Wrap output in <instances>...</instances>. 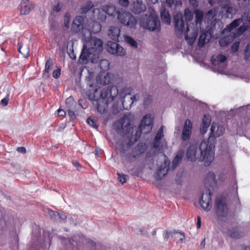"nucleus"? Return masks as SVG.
Masks as SVG:
<instances>
[{
	"label": "nucleus",
	"instance_id": "11",
	"mask_svg": "<svg viewBox=\"0 0 250 250\" xmlns=\"http://www.w3.org/2000/svg\"><path fill=\"white\" fill-rule=\"evenodd\" d=\"M225 131V128L220 125L218 123L213 122L210 129L209 136L208 140V144H213L214 145V142L215 138L222 136Z\"/></svg>",
	"mask_w": 250,
	"mask_h": 250
},
{
	"label": "nucleus",
	"instance_id": "63",
	"mask_svg": "<svg viewBox=\"0 0 250 250\" xmlns=\"http://www.w3.org/2000/svg\"><path fill=\"white\" fill-rule=\"evenodd\" d=\"M146 96H147V99L145 100V101L144 102V104H148L151 102V96H150L149 95H147Z\"/></svg>",
	"mask_w": 250,
	"mask_h": 250
},
{
	"label": "nucleus",
	"instance_id": "2",
	"mask_svg": "<svg viewBox=\"0 0 250 250\" xmlns=\"http://www.w3.org/2000/svg\"><path fill=\"white\" fill-rule=\"evenodd\" d=\"M103 49V42L96 37H90L84 43L80 56L79 61L84 63L90 61L92 63H97Z\"/></svg>",
	"mask_w": 250,
	"mask_h": 250
},
{
	"label": "nucleus",
	"instance_id": "50",
	"mask_svg": "<svg viewBox=\"0 0 250 250\" xmlns=\"http://www.w3.org/2000/svg\"><path fill=\"white\" fill-rule=\"evenodd\" d=\"M87 122L89 125L92 126L93 127L95 128H97L98 127L97 125H96L95 122V120L93 119L90 117L88 118L87 119Z\"/></svg>",
	"mask_w": 250,
	"mask_h": 250
},
{
	"label": "nucleus",
	"instance_id": "18",
	"mask_svg": "<svg viewBox=\"0 0 250 250\" xmlns=\"http://www.w3.org/2000/svg\"><path fill=\"white\" fill-rule=\"evenodd\" d=\"M126 121H128L126 117L124 116L114 123V127L118 133L126 134L127 133V130L130 128V125L128 123L125 124Z\"/></svg>",
	"mask_w": 250,
	"mask_h": 250
},
{
	"label": "nucleus",
	"instance_id": "13",
	"mask_svg": "<svg viewBox=\"0 0 250 250\" xmlns=\"http://www.w3.org/2000/svg\"><path fill=\"white\" fill-rule=\"evenodd\" d=\"M215 212L219 217L224 216L227 212L228 208L225 200L222 196H218L215 203Z\"/></svg>",
	"mask_w": 250,
	"mask_h": 250
},
{
	"label": "nucleus",
	"instance_id": "31",
	"mask_svg": "<svg viewBox=\"0 0 250 250\" xmlns=\"http://www.w3.org/2000/svg\"><path fill=\"white\" fill-rule=\"evenodd\" d=\"M20 7L21 13L22 15H27L33 7L28 0H22L21 3Z\"/></svg>",
	"mask_w": 250,
	"mask_h": 250
},
{
	"label": "nucleus",
	"instance_id": "26",
	"mask_svg": "<svg viewBox=\"0 0 250 250\" xmlns=\"http://www.w3.org/2000/svg\"><path fill=\"white\" fill-rule=\"evenodd\" d=\"M84 18L81 16H77L73 21L71 26V31L77 33L83 28Z\"/></svg>",
	"mask_w": 250,
	"mask_h": 250
},
{
	"label": "nucleus",
	"instance_id": "55",
	"mask_svg": "<svg viewBox=\"0 0 250 250\" xmlns=\"http://www.w3.org/2000/svg\"><path fill=\"white\" fill-rule=\"evenodd\" d=\"M166 4L168 7L171 8L175 7L174 0H166Z\"/></svg>",
	"mask_w": 250,
	"mask_h": 250
},
{
	"label": "nucleus",
	"instance_id": "1",
	"mask_svg": "<svg viewBox=\"0 0 250 250\" xmlns=\"http://www.w3.org/2000/svg\"><path fill=\"white\" fill-rule=\"evenodd\" d=\"M215 145L208 144V142L204 140L199 146L200 152L197 153L198 146L196 145H190L187 151V157L188 160L193 162L196 159L199 161H205V166H209L214 159Z\"/></svg>",
	"mask_w": 250,
	"mask_h": 250
},
{
	"label": "nucleus",
	"instance_id": "44",
	"mask_svg": "<svg viewBox=\"0 0 250 250\" xmlns=\"http://www.w3.org/2000/svg\"><path fill=\"white\" fill-rule=\"evenodd\" d=\"M223 10L226 12V17L229 18V14H232L233 9L232 6H230V3L229 5H226L222 7Z\"/></svg>",
	"mask_w": 250,
	"mask_h": 250
},
{
	"label": "nucleus",
	"instance_id": "12",
	"mask_svg": "<svg viewBox=\"0 0 250 250\" xmlns=\"http://www.w3.org/2000/svg\"><path fill=\"white\" fill-rule=\"evenodd\" d=\"M226 59L225 56L221 54L212 57L211 60L214 66L215 71L219 73L223 72L224 69L226 67Z\"/></svg>",
	"mask_w": 250,
	"mask_h": 250
},
{
	"label": "nucleus",
	"instance_id": "19",
	"mask_svg": "<svg viewBox=\"0 0 250 250\" xmlns=\"http://www.w3.org/2000/svg\"><path fill=\"white\" fill-rule=\"evenodd\" d=\"M202 32L198 41V45L200 47H203L209 41L210 37L215 35L214 30L211 26L210 28L207 27Z\"/></svg>",
	"mask_w": 250,
	"mask_h": 250
},
{
	"label": "nucleus",
	"instance_id": "47",
	"mask_svg": "<svg viewBox=\"0 0 250 250\" xmlns=\"http://www.w3.org/2000/svg\"><path fill=\"white\" fill-rule=\"evenodd\" d=\"M70 22V15L69 13H66L64 16V25L66 28L69 27Z\"/></svg>",
	"mask_w": 250,
	"mask_h": 250
},
{
	"label": "nucleus",
	"instance_id": "17",
	"mask_svg": "<svg viewBox=\"0 0 250 250\" xmlns=\"http://www.w3.org/2000/svg\"><path fill=\"white\" fill-rule=\"evenodd\" d=\"M200 204L205 211L210 210L212 207L211 190L210 189L206 190L203 192Z\"/></svg>",
	"mask_w": 250,
	"mask_h": 250
},
{
	"label": "nucleus",
	"instance_id": "22",
	"mask_svg": "<svg viewBox=\"0 0 250 250\" xmlns=\"http://www.w3.org/2000/svg\"><path fill=\"white\" fill-rule=\"evenodd\" d=\"M114 75L110 73L101 71L97 77L98 83L103 85L108 84L113 80Z\"/></svg>",
	"mask_w": 250,
	"mask_h": 250
},
{
	"label": "nucleus",
	"instance_id": "41",
	"mask_svg": "<svg viewBox=\"0 0 250 250\" xmlns=\"http://www.w3.org/2000/svg\"><path fill=\"white\" fill-rule=\"evenodd\" d=\"M184 15L186 20L187 21V24H188V22L192 20L194 14L188 8H186L185 10Z\"/></svg>",
	"mask_w": 250,
	"mask_h": 250
},
{
	"label": "nucleus",
	"instance_id": "48",
	"mask_svg": "<svg viewBox=\"0 0 250 250\" xmlns=\"http://www.w3.org/2000/svg\"><path fill=\"white\" fill-rule=\"evenodd\" d=\"M245 59L246 61L250 59V44H247L245 49Z\"/></svg>",
	"mask_w": 250,
	"mask_h": 250
},
{
	"label": "nucleus",
	"instance_id": "62",
	"mask_svg": "<svg viewBox=\"0 0 250 250\" xmlns=\"http://www.w3.org/2000/svg\"><path fill=\"white\" fill-rule=\"evenodd\" d=\"M57 111H58V114L59 116H63L64 115H65V111H64L63 110L60 109V108Z\"/></svg>",
	"mask_w": 250,
	"mask_h": 250
},
{
	"label": "nucleus",
	"instance_id": "58",
	"mask_svg": "<svg viewBox=\"0 0 250 250\" xmlns=\"http://www.w3.org/2000/svg\"><path fill=\"white\" fill-rule=\"evenodd\" d=\"M71 109V108H68V115L70 117V118H71L72 119H74L75 118V115L74 112Z\"/></svg>",
	"mask_w": 250,
	"mask_h": 250
},
{
	"label": "nucleus",
	"instance_id": "3",
	"mask_svg": "<svg viewBox=\"0 0 250 250\" xmlns=\"http://www.w3.org/2000/svg\"><path fill=\"white\" fill-rule=\"evenodd\" d=\"M118 93L117 86H108L101 90L99 98L90 95L89 99L92 101L93 105L97 108L98 112L104 114L107 110L108 104L113 101Z\"/></svg>",
	"mask_w": 250,
	"mask_h": 250
},
{
	"label": "nucleus",
	"instance_id": "32",
	"mask_svg": "<svg viewBox=\"0 0 250 250\" xmlns=\"http://www.w3.org/2000/svg\"><path fill=\"white\" fill-rule=\"evenodd\" d=\"M211 117L209 115H205L202 120L201 127L200 129L201 133L203 135L205 134L210 125Z\"/></svg>",
	"mask_w": 250,
	"mask_h": 250
},
{
	"label": "nucleus",
	"instance_id": "25",
	"mask_svg": "<svg viewBox=\"0 0 250 250\" xmlns=\"http://www.w3.org/2000/svg\"><path fill=\"white\" fill-rule=\"evenodd\" d=\"M130 9L133 13L139 14L144 12L146 7V4L143 3L142 0H134L132 2Z\"/></svg>",
	"mask_w": 250,
	"mask_h": 250
},
{
	"label": "nucleus",
	"instance_id": "42",
	"mask_svg": "<svg viewBox=\"0 0 250 250\" xmlns=\"http://www.w3.org/2000/svg\"><path fill=\"white\" fill-rule=\"evenodd\" d=\"M228 234L232 238H238L240 236L239 232L237 228L229 229Z\"/></svg>",
	"mask_w": 250,
	"mask_h": 250
},
{
	"label": "nucleus",
	"instance_id": "27",
	"mask_svg": "<svg viewBox=\"0 0 250 250\" xmlns=\"http://www.w3.org/2000/svg\"><path fill=\"white\" fill-rule=\"evenodd\" d=\"M105 12L102 8H95L93 10V19L98 20L100 21L104 22L106 19Z\"/></svg>",
	"mask_w": 250,
	"mask_h": 250
},
{
	"label": "nucleus",
	"instance_id": "52",
	"mask_svg": "<svg viewBox=\"0 0 250 250\" xmlns=\"http://www.w3.org/2000/svg\"><path fill=\"white\" fill-rule=\"evenodd\" d=\"M240 43L239 42H235L233 43L231 46V50L233 52H236L239 47Z\"/></svg>",
	"mask_w": 250,
	"mask_h": 250
},
{
	"label": "nucleus",
	"instance_id": "8",
	"mask_svg": "<svg viewBox=\"0 0 250 250\" xmlns=\"http://www.w3.org/2000/svg\"><path fill=\"white\" fill-rule=\"evenodd\" d=\"M153 125V117L150 115H146L142 120L139 128H133L132 135L135 132V136L132 138L134 142L136 141L140 137L141 133L147 134L150 132Z\"/></svg>",
	"mask_w": 250,
	"mask_h": 250
},
{
	"label": "nucleus",
	"instance_id": "37",
	"mask_svg": "<svg viewBox=\"0 0 250 250\" xmlns=\"http://www.w3.org/2000/svg\"><path fill=\"white\" fill-rule=\"evenodd\" d=\"M100 55H99V59L98 62L96 63H99L101 71L105 72L108 70L109 68V63L107 60L101 59Z\"/></svg>",
	"mask_w": 250,
	"mask_h": 250
},
{
	"label": "nucleus",
	"instance_id": "28",
	"mask_svg": "<svg viewBox=\"0 0 250 250\" xmlns=\"http://www.w3.org/2000/svg\"><path fill=\"white\" fill-rule=\"evenodd\" d=\"M121 30L118 27L111 26L108 30V36L112 40L118 41Z\"/></svg>",
	"mask_w": 250,
	"mask_h": 250
},
{
	"label": "nucleus",
	"instance_id": "36",
	"mask_svg": "<svg viewBox=\"0 0 250 250\" xmlns=\"http://www.w3.org/2000/svg\"><path fill=\"white\" fill-rule=\"evenodd\" d=\"M184 154V151L183 150H180L177 152L176 156L172 161L171 167L172 170H174L178 166L181 160H182Z\"/></svg>",
	"mask_w": 250,
	"mask_h": 250
},
{
	"label": "nucleus",
	"instance_id": "60",
	"mask_svg": "<svg viewBox=\"0 0 250 250\" xmlns=\"http://www.w3.org/2000/svg\"><path fill=\"white\" fill-rule=\"evenodd\" d=\"M17 151L19 152L24 154L26 152V149L24 147H19L17 148Z\"/></svg>",
	"mask_w": 250,
	"mask_h": 250
},
{
	"label": "nucleus",
	"instance_id": "45",
	"mask_svg": "<svg viewBox=\"0 0 250 250\" xmlns=\"http://www.w3.org/2000/svg\"><path fill=\"white\" fill-rule=\"evenodd\" d=\"M52 61L50 59H49L47 60L45 63V69L43 71L44 75H45V73H49L50 70V67L52 65Z\"/></svg>",
	"mask_w": 250,
	"mask_h": 250
},
{
	"label": "nucleus",
	"instance_id": "14",
	"mask_svg": "<svg viewBox=\"0 0 250 250\" xmlns=\"http://www.w3.org/2000/svg\"><path fill=\"white\" fill-rule=\"evenodd\" d=\"M218 12V8H213L209 10L205 16L204 22H207L208 28L212 27L215 30L217 24L219 25V22L217 21L215 17Z\"/></svg>",
	"mask_w": 250,
	"mask_h": 250
},
{
	"label": "nucleus",
	"instance_id": "9",
	"mask_svg": "<svg viewBox=\"0 0 250 250\" xmlns=\"http://www.w3.org/2000/svg\"><path fill=\"white\" fill-rule=\"evenodd\" d=\"M117 19L119 22L128 28H135L137 21L135 17L129 12L123 9L118 11Z\"/></svg>",
	"mask_w": 250,
	"mask_h": 250
},
{
	"label": "nucleus",
	"instance_id": "43",
	"mask_svg": "<svg viewBox=\"0 0 250 250\" xmlns=\"http://www.w3.org/2000/svg\"><path fill=\"white\" fill-rule=\"evenodd\" d=\"M65 103L68 108H73V106L76 104V102L72 97H68L65 101Z\"/></svg>",
	"mask_w": 250,
	"mask_h": 250
},
{
	"label": "nucleus",
	"instance_id": "16",
	"mask_svg": "<svg viewBox=\"0 0 250 250\" xmlns=\"http://www.w3.org/2000/svg\"><path fill=\"white\" fill-rule=\"evenodd\" d=\"M163 157L164 158L163 163L158 167L157 172L154 175L155 179L157 180L162 179L167 175L168 170L169 161L168 158L165 154L163 155Z\"/></svg>",
	"mask_w": 250,
	"mask_h": 250
},
{
	"label": "nucleus",
	"instance_id": "56",
	"mask_svg": "<svg viewBox=\"0 0 250 250\" xmlns=\"http://www.w3.org/2000/svg\"><path fill=\"white\" fill-rule=\"evenodd\" d=\"M119 2L120 5L124 7H127L129 3V0H119Z\"/></svg>",
	"mask_w": 250,
	"mask_h": 250
},
{
	"label": "nucleus",
	"instance_id": "54",
	"mask_svg": "<svg viewBox=\"0 0 250 250\" xmlns=\"http://www.w3.org/2000/svg\"><path fill=\"white\" fill-rule=\"evenodd\" d=\"M218 2L222 6V8L230 3L229 0H218Z\"/></svg>",
	"mask_w": 250,
	"mask_h": 250
},
{
	"label": "nucleus",
	"instance_id": "38",
	"mask_svg": "<svg viewBox=\"0 0 250 250\" xmlns=\"http://www.w3.org/2000/svg\"><path fill=\"white\" fill-rule=\"evenodd\" d=\"M161 17L163 22L167 24L170 23V16L168 12L166 9L161 10Z\"/></svg>",
	"mask_w": 250,
	"mask_h": 250
},
{
	"label": "nucleus",
	"instance_id": "40",
	"mask_svg": "<svg viewBox=\"0 0 250 250\" xmlns=\"http://www.w3.org/2000/svg\"><path fill=\"white\" fill-rule=\"evenodd\" d=\"M93 6L92 2L90 1H87L85 5H83L80 9V12L86 13Z\"/></svg>",
	"mask_w": 250,
	"mask_h": 250
},
{
	"label": "nucleus",
	"instance_id": "64",
	"mask_svg": "<svg viewBox=\"0 0 250 250\" xmlns=\"http://www.w3.org/2000/svg\"><path fill=\"white\" fill-rule=\"evenodd\" d=\"M72 163H73V165H74V166H75L76 167H77L78 170L80 169V168L81 167V165L78 162L76 161H73Z\"/></svg>",
	"mask_w": 250,
	"mask_h": 250
},
{
	"label": "nucleus",
	"instance_id": "23",
	"mask_svg": "<svg viewBox=\"0 0 250 250\" xmlns=\"http://www.w3.org/2000/svg\"><path fill=\"white\" fill-rule=\"evenodd\" d=\"M192 129V124L191 122L189 119H187L184 125L181 135V139L183 141H187L190 138Z\"/></svg>",
	"mask_w": 250,
	"mask_h": 250
},
{
	"label": "nucleus",
	"instance_id": "33",
	"mask_svg": "<svg viewBox=\"0 0 250 250\" xmlns=\"http://www.w3.org/2000/svg\"><path fill=\"white\" fill-rule=\"evenodd\" d=\"M164 137V126H162L157 131L153 143L154 148H157L160 147V140Z\"/></svg>",
	"mask_w": 250,
	"mask_h": 250
},
{
	"label": "nucleus",
	"instance_id": "35",
	"mask_svg": "<svg viewBox=\"0 0 250 250\" xmlns=\"http://www.w3.org/2000/svg\"><path fill=\"white\" fill-rule=\"evenodd\" d=\"M18 51L23 55V57L27 58L29 54V46L28 44L24 45L22 43H18Z\"/></svg>",
	"mask_w": 250,
	"mask_h": 250
},
{
	"label": "nucleus",
	"instance_id": "34",
	"mask_svg": "<svg viewBox=\"0 0 250 250\" xmlns=\"http://www.w3.org/2000/svg\"><path fill=\"white\" fill-rule=\"evenodd\" d=\"M47 211L48 212L49 216L55 220L62 221L66 219L65 215L60 214L58 212H55L50 209L47 208Z\"/></svg>",
	"mask_w": 250,
	"mask_h": 250
},
{
	"label": "nucleus",
	"instance_id": "46",
	"mask_svg": "<svg viewBox=\"0 0 250 250\" xmlns=\"http://www.w3.org/2000/svg\"><path fill=\"white\" fill-rule=\"evenodd\" d=\"M118 180L120 183L122 184L125 183L128 179V176L127 175L124 174L118 173Z\"/></svg>",
	"mask_w": 250,
	"mask_h": 250
},
{
	"label": "nucleus",
	"instance_id": "24",
	"mask_svg": "<svg viewBox=\"0 0 250 250\" xmlns=\"http://www.w3.org/2000/svg\"><path fill=\"white\" fill-rule=\"evenodd\" d=\"M205 186L208 190L209 188H213L217 187V181L216 180V176L214 172H208L204 180Z\"/></svg>",
	"mask_w": 250,
	"mask_h": 250
},
{
	"label": "nucleus",
	"instance_id": "51",
	"mask_svg": "<svg viewBox=\"0 0 250 250\" xmlns=\"http://www.w3.org/2000/svg\"><path fill=\"white\" fill-rule=\"evenodd\" d=\"M9 97V94H7L6 96L1 100L0 103L3 106H6L8 104Z\"/></svg>",
	"mask_w": 250,
	"mask_h": 250
},
{
	"label": "nucleus",
	"instance_id": "59",
	"mask_svg": "<svg viewBox=\"0 0 250 250\" xmlns=\"http://www.w3.org/2000/svg\"><path fill=\"white\" fill-rule=\"evenodd\" d=\"M189 3L193 7H197L198 5L197 0H189Z\"/></svg>",
	"mask_w": 250,
	"mask_h": 250
},
{
	"label": "nucleus",
	"instance_id": "21",
	"mask_svg": "<svg viewBox=\"0 0 250 250\" xmlns=\"http://www.w3.org/2000/svg\"><path fill=\"white\" fill-rule=\"evenodd\" d=\"M228 28V25L227 26L226 28H225L222 31L221 34H227L228 35L227 36H225L223 38H222L220 39V40L219 41V44L221 46H225L228 45L229 43L232 42L233 39L235 37H238L239 36H236V34H237V31L234 33L233 35H231V30L230 31H229L228 30H226V29Z\"/></svg>",
	"mask_w": 250,
	"mask_h": 250
},
{
	"label": "nucleus",
	"instance_id": "49",
	"mask_svg": "<svg viewBox=\"0 0 250 250\" xmlns=\"http://www.w3.org/2000/svg\"><path fill=\"white\" fill-rule=\"evenodd\" d=\"M176 234L177 235V237L179 238V242L181 243H183L185 241V236L184 233L182 232H176Z\"/></svg>",
	"mask_w": 250,
	"mask_h": 250
},
{
	"label": "nucleus",
	"instance_id": "15",
	"mask_svg": "<svg viewBox=\"0 0 250 250\" xmlns=\"http://www.w3.org/2000/svg\"><path fill=\"white\" fill-rule=\"evenodd\" d=\"M106 50L110 54L117 56H124L125 51L119 44L115 42L109 41L107 43Z\"/></svg>",
	"mask_w": 250,
	"mask_h": 250
},
{
	"label": "nucleus",
	"instance_id": "57",
	"mask_svg": "<svg viewBox=\"0 0 250 250\" xmlns=\"http://www.w3.org/2000/svg\"><path fill=\"white\" fill-rule=\"evenodd\" d=\"M60 75L61 70L59 69L54 71L53 73V77L55 79L58 78L60 76Z\"/></svg>",
	"mask_w": 250,
	"mask_h": 250
},
{
	"label": "nucleus",
	"instance_id": "61",
	"mask_svg": "<svg viewBox=\"0 0 250 250\" xmlns=\"http://www.w3.org/2000/svg\"><path fill=\"white\" fill-rule=\"evenodd\" d=\"M62 8V6L60 5L59 3H58L56 6H55L53 8V10L57 12H59Z\"/></svg>",
	"mask_w": 250,
	"mask_h": 250
},
{
	"label": "nucleus",
	"instance_id": "29",
	"mask_svg": "<svg viewBox=\"0 0 250 250\" xmlns=\"http://www.w3.org/2000/svg\"><path fill=\"white\" fill-rule=\"evenodd\" d=\"M101 30V24L96 21H92L89 23V29L87 31L88 35L87 37H91L92 33L96 34L99 33Z\"/></svg>",
	"mask_w": 250,
	"mask_h": 250
},
{
	"label": "nucleus",
	"instance_id": "6",
	"mask_svg": "<svg viewBox=\"0 0 250 250\" xmlns=\"http://www.w3.org/2000/svg\"><path fill=\"white\" fill-rule=\"evenodd\" d=\"M133 143L128 142L126 146L123 145L121 148L122 157H125L128 161H133L143 154L146 149V146L143 143H139L132 150L130 151L128 148L132 145Z\"/></svg>",
	"mask_w": 250,
	"mask_h": 250
},
{
	"label": "nucleus",
	"instance_id": "53",
	"mask_svg": "<svg viewBox=\"0 0 250 250\" xmlns=\"http://www.w3.org/2000/svg\"><path fill=\"white\" fill-rule=\"evenodd\" d=\"M239 4L242 5V7H245L250 4V0H238Z\"/></svg>",
	"mask_w": 250,
	"mask_h": 250
},
{
	"label": "nucleus",
	"instance_id": "7",
	"mask_svg": "<svg viewBox=\"0 0 250 250\" xmlns=\"http://www.w3.org/2000/svg\"><path fill=\"white\" fill-rule=\"evenodd\" d=\"M241 23L243 24L237 29L236 36H240L248 30L249 23H250V10L247 13H244L241 18L234 20L228 25V28L226 30H228L230 31L237 27Z\"/></svg>",
	"mask_w": 250,
	"mask_h": 250
},
{
	"label": "nucleus",
	"instance_id": "10",
	"mask_svg": "<svg viewBox=\"0 0 250 250\" xmlns=\"http://www.w3.org/2000/svg\"><path fill=\"white\" fill-rule=\"evenodd\" d=\"M131 91V88L126 87L119 93L122 105L125 109L127 110L130 108L134 103L133 97L130 94Z\"/></svg>",
	"mask_w": 250,
	"mask_h": 250
},
{
	"label": "nucleus",
	"instance_id": "39",
	"mask_svg": "<svg viewBox=\"0 0 250 250\" xmlns=\"http://www.w3.org/2000/svg\"><path fill=\"white\" fill-rule=\"evenodd\" d=\"M124 39L125 42L129 44L130 46L135 48H137L138 44L137 42L131 37L128 36H125Z\"/></svg>",
	"mask_w": 250,
	"mask_h": 250
},
{
	"label": "nucleus",
	"instance_id": "20",
	"mask_svg": "<svg viewBox=\"0 0 250 250\" xmlns=\"http://www.w3.org/2000/svg\"><path fill=\"white\" fill-rule=\"evenodd\" d=\"M174 21L176 33L180 35L185 31V22L181 13L174 15Z\"/></svg>",
	"mask_w": 250,
	"mask_h": 250
},
{
	"label": "nucleus",
	"instance_id": "4",
	"mask_svg": "<svg viewBox=\"0 0 250 250\" xmlns=\"http://www.w3.org/2000/svg\"><path fill=\"white\" fill-rule=\"evenodd\" d=\"M195 25L192 23L191 24H187L186 30L185 33V38L189 45H192L195 41L198 35L199 28L200 32H203L204 30L203 24V13L199 10H195Z\"/></svg>",
	"mask_w": 250,
	"mask_h": 250
},
{
	"label": "nucleus",
	"instance_id": "30",
	"mask_svg": "<svg viewBox=\"0 0 250 250\" xmlns=\"http://www.w3.org/2000/svg\"><path fill=\"white\" fill-rule=\"evenodd\" d=\"M103 7V10L104 11L106 14L111 16H115L116 15L118 16V11H121V8L116 9L115 6L113 4H108L106 5H104Z\"/></svg>",
	"mask_w": 250,
	"mask_h": 250
},
{
	"label": "nucleus",
	"instance_id": "5",
	"mask_svg": "<svg viewBox=\"0 0 250 250\" xmlns=\"http://www.w3.org/2000/svg\"><path fill=\"white\" fill-rule=\"evenodd\" d=\"M148 10L150 14L149 16L146 15L141 17L140 26L150 31L158 32L161 29L159 18L152 8H149Z\"/></svg>",
	"mask_w": 250,
	"mask_h": 250
}]
</instances>
